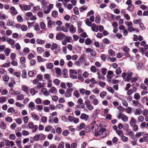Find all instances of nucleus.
I'll list each match as a JSON object with an SVG mask.
<instances>
[{"label":"nucleus","instance_id":"nucleus-3","mask_svg":"<svg viewBox=\"0 0 148 148\" xmlns=\"http://www.w3.org/2000/svg\"><path fill=\"white\" fill-rule=\"evenodd\" d=\"M122 77L125 81L129 82L130 81V73L124 72L122 74Z\"/></svg>","mask_w":148,"mask_h":148},{"label":"nucleus","instance_id":"nucleus-39","mask_svg":"<svg viewBox=\"0 0 148 148\" xmlns=\"http://www.w3.org/2000/svg\"><path fill=\"white\" fill-rule=\"evenodd\" d=\"M21 141L20 139H19L18 140H17L16 142V144L17 146L19 147V148H21Z\"/></svg>","mask_w":148,"mask_h":148},{"label":"nucleus","instance_id":"nucleus-21","mask_svg":"<svg viewBox=\"0 0 148 148\" xmlns=\"http://www.w3.org/2000/svg\"><path fill=\"white\" fill-rule=\"evenodd\" d=\"M131 74L132 73L130 72V80L131 81L132 83H135V82L138 80L137 77H133L131 79V77H132L131 76Z\"/></svg>","mask_w":148,"mask_h":148},{"label":"nucleus","instance_id":"nucleus-63","mask_svg":"<svg viewBox=\"0 0 148 148\" xmlns=\"http://www.w3.org/2000/svg\"><path fill=\"white\" fill-rule=\"evenodd\" d=\"M58 47V45L56 43H53L52 44V46L51 47V49L52 50H53L56 49Z\"/></svg>","mask_w":148,"mask_h":148},{"label":"nucleus","instance_id":"nucleus-25","mask_svg":"<svg viewBox=\"0 0 148 148\" xmlns=\"http://www.w3.org/2000/svg\"><path fill=\"white\" fill-rule=\"evenodd\" d=\"M49 92L56 94L57 92V90L54 87H52L49 90Z\"/></svg>","mask_w":148,"mask_h":148},{"label":"nucleus","instance_id":"nucleus-1","mask_svg":"<svg viewBox=\"0 0 148 148\" xmlns=\"http://www.w3.org/2000/svg\"><path fill=\"white\" fill-rule=\"evenodd\" d=\"M106 129L105 128H102L99 130L101 133L100 134V137L101 138H103L106 137L108 135V131H105Z\"/></svg>","mask_w":148,"mask_h":148},{"label":"nucleus","instance_id":"nucleus-32","mask_svg":"<svg viewBox=\"0 0 148 148\" xmlns=\"http://www.w3.org/2000/svg\"><path fill=\"white\" fill-rule=\"evenodd\" d=\"M92 42V40L89 38H87L86 39L85 43L86 45H90Z\"/></svg>","mask_w":148,"mask_h":148},{"label":"nucleus","instance_id":"nucleus-19","mask_svg":"<svg viewBox=\"0 0 148 148\" xmlns=\"http://www.w3.org/2000/svg\"><path fill=\"white\" fill-rule=\"evenodd\" d=\"M6 41L11 45H13L15 42L14 40L13 39L10 38H8L6 39Z\"/></svg>","mask_w":148,"mask_h":148},{"label":"nucleus","instance_id":"nucleus-38","mask_svg":"<svg viewBox=\"0 0 148 148\" xmlns=\"http://www.w3.org/2000/svg\"><path fill=\"white\" fill-rule=\"evenodd\" d=\"M92 103L94 105H97L99 103V101L98 99L97 98H95L93 99L92 101Z\"/></svg>","mask_w":148,"mask_h":148},{"label":"nucleus","instance_id":"nucleus-34","mask_svg":"<svg viewBox=\"0 0 148 148\" xmlns=\"http://www.w3.org/2000/svg\"><path fill=\"white\" fill-rule=\"evenodd\" d=\"M136 121L135 119L134 118H131L130 121V125L131 126H133V125H136Z\"/></svg>","mask_w":148,"mask_h":148},{"label":"nucleus","instance_id":"nucleus-64","mask_svg":"<svg viewBox=\"0 0 148 148\" xmlns=\"http://www.w3.org/2000/svg\"><path fill=\"white\" fill-rule=\"evenodd\" d=\"M34 148H42L41 145L38 143L34 144Z\"/></svg>","mask_w":148,"mask_h":148},{"label":"nucleus","instance_id":"nucleus-4","mask_svg":"<svg viewBox=\"0 0 148 148\" xmlns=\"http://www.w3.org/2000/svg\"><path fill=\"white\" fill-rule=\"evenodd\" d=\"M79 91L81 94L83 95L85 94L86 95H89L90 94V91L88 90H86L84 88L79 89Z\"/></svg>","mask_w":148,"mask_h":148},{"label":"nucleus","instance_id":"nucleus-54","mask_svg":"<svg viewBox=\"0 0 148 148\" xmlns=\"http://www.w3.org/2000/svg\"><path fill=\"white\" fill-rule=\"evenodd\" d=\"M73 10H74V13L76 15L79 14V12L77 8L76 7H74L73 8Z\"/></svg>","mask_w":148,"mask_h":148},{"label":"nucleus","instance_id":"nucleus-7","mask_svg":"<svg viewBox=\"0 0 148 148\" xmlns=\"http://www.w3.org/2000/svg\"><path fill=\"white\" fill-rule=\"evenodd\" d=\"M91 28L92 30L94 32H97L98 31V26L95 23H93L91 26Z\"/></svg>","mask_w":148,"mask_h":148},{"label":"nucleus","instance_id":"nucleus-28","mask_svg":"<svg viewBox=\"0 0 148 148\" xmlns=\"http://www.w3.org/2000/svg\"><path fill=\"white\" fill-rule=\"evenodd\" d=\"M36 73L35 71H29L28 73L29 76L30 77H33L36 75Z\"/></svg>","mask_w":148,"mask_h":148},{"label":"nucleus","instance_id":"nucleus-55","mask_svg":"<svg viewBox=\"0 0 148 148\" xmlns=\"http://www.w3.org/2000/svg\"><path fill=\"white\" fill-rule=\"evenodd\" d=\"M85 23L86 25L88 26H91L92 24L91 22L89 21L88 18H87L86 19Z\"/></svg>","mask_w":148,"mask_h":148},{"label":"nucleus","instance_id":"nucleus-31","mask_svg":"<svg viewBox=\"0 0 148 148\" xmlns=\"http://www.w3.org/2000/svg\"><path fill=\"white\" fill-rule=\"evenodd\" d=\"M10 50L9 48H6L4 51V52L6 56L9 55L10 53Z\"/></svg>","mask_w":148,"mask_h":148},{"label":"nucleus","instance_id":"nucleus-24","mask_svg":"<svg viewBox=\"0 0 148 148\" xmlns=\"http://www.w3.org/2000/svg\"><path fill=\"white\" fill-rule=\"evenodd\" d=\"M32 119L35 121H38L39 120V117L38 116L35 114H32Z\"/></svg>","mask_w":148,"mask_h":148},{"label":"nucleus","instance_id":"nucleus-14","mask_svg":"<svg viewBox=\"0 0 148 148\" xmlns=\"http://www.w3.org/2000/svg\"><path fill=\"white\" fill-rule=\"evenodd\" d=\"M98 125L95 124H93L92 127V131L94 133L95 132L98 131Z\"/></svg>","mask_w":148,"mask_h":148},{"label":"nucleus","instance_id":"nucleus-27","mask_svg":"<svg viewBox=\"0 0 148 148\" xmlns=\"http://www.w3.org/2000/svg\"><path fill=\"white\" fill-rule=\"evenodd\" d=\"M90 70L93 73H95L97 71L96 67L94 66H92L90 68Z\"/></svg>","mask_w":148,"mask_h":148},{"label":"nucleus","instance_id":"nucleus-43","mask_svg":"<svg viewBox=\"0 0 148 148\" xmlns=\"http://www.w3.org/2000/svg\"><path fill=\"white\" fill-rule=\"evenodd\" d=\"M7 100V98L5 97H2L0 98V103H3L5 102Z\"/></svg>","mask_w":148,"mask_h":148},{"label":"nucleus","instance_id":"nucleus-15","mask_svg":"<svg viewBox=\"0 0 148 148\" xmlns=\"http://www.w3.org/2000/svg\"><path fill=\"white\" fill-rule=\"evenodd\" d=\"M28 108L32 111L34 110L35 108L34 103L32 101L30 102L28 105Z\"/></svg>","mask_w":148,"mask_h":148},{"label":"nucleus","instance_id":"nucleus-51","mask_svg":"<svg viewBox=\"0 0 148 148\" xmlns=\"http://www.w3.org/2000/svg\"><path fill=\"white\" fill-rule=\"evenodd\" d=\"M15 121L17 124L19 125H21L22 122V120L20 118L16 119Z\"/></svg>","mask_w":148,"mask_h":148},{"label":"nucleus","instance_id":"nucleus-12","mask_svg":"<svg viewBox=\"0 0 148 148\" xmlns=\"http://www.w3.org/2000/svg\"><path fill=\"white\" fill-rule=\"evenodd\" d=\"M132 103L135 106L139 107L140 108H143V106L138 101L135 100H133Z\"/></svg>","mask_w":148,"mask_h":148},{"label":"nucleus","instance_id":"nucleus-20","mask_svg":"<svg viewBox=\"0 0 148 148\" xmlns=\"http://www.w3.org/2000/svg\"><path fill=\"white\" fill-rule=\"evenodd\" d=\"M69 30L70 32L72 34L74 33L76 31L75 28L74 26L72 25H70L69 28Z\"/></svg>","mask_w":148,"mask_h":148},{"label":"nucleus","instance_id":"nucleus-30","mask_svg":"<svg viewBox=\"0 0 148 148\" xmlns=\"http://www.w3.org/2000/svg\"><path fill=\"white\" fill-rule=\"evenodd\" d=\"M88 7L86 5H84L79 8V11L81 12H83L84 11L86 10Z\"/></svg>","mask_w":148,"mask_h":148},{"label":"nucleus","instance_id":"nucleus-41","mask_svg":"<svg viewBox=\"0 0 148 148\" xmlns=\"http://www.w3.org/2000/svg\"><path fill=\"white\" fill-rule=\"evenodd\" d=\"M40 26L41 29H44L46 27V25L43 22H42L40 23Z\"/></svg>","mask_w":148,"mask_h":148},{"label":"nucleus","instance_id":"nucleus-46","mask_svg":"<svg viewBox=\"0 0 148 148\" xmlns=\"http://www.w3.org/2000/svg\"><path fill=\"white\" fill-rule=\"evenodd\" d=\"M100 112V110H99L97 109L95 110L93 113V116L94 117H96L97 116V114L99 113Z\"/></svg>","mask_w":148,"mask_h":148},{"label":"nucleus","instance_id":"nucleus-42","mask_svg":"<svg viewBox=\"0 0 148 148\" xmlns=\"http://www.w3.org/2000/svg\"><path fill=\"white\" fill-rule=\"evenodd\" d=\"M42 92L45 95L47 96L48 95L49 93L48 92L47 89L46 88H42Z\"/></svg>","mask_w":148,"mask_h":148},{"label":"nucleus","instance_id":"nucleus-56","mask_svg":"<svg viewBox=\"0 0 148 148\" xmlns=\"http://www.w3.org/2000/svg\"><path fill=\"white\" fill-rule=\"evenodd\" d=\"M116 133L118 135L121 136H122L124 135L122 131L121 130H117L116 131Z\"/></svg>","mask_w":148,"mask_h":148},{"label":"nucleus","instance_id":"nucleus-61","mask_svg":"<svg viewBox=\"0 0 148 148\" xmlns=\"http://www.w3.org/2000/svg\"><path fill=\"white\" fill-rule=\"evenodd\" d=\"M52 127L50 125H48L45 128V131L46 132H49L51 130Z\"/></svg>","mask_w":148,"mask_h":148},{"label":"nucleus","instance_id":"nucleus-16","mask_svg":"<svg viewBox=\"0 0 148 148\" xmlns=\"http://www.w3.org/2000/svg\"><path fill=\"white\" fill-rule=\"evenodd\" d=\"M21 89L22 91L27 93L28 91L29 87L26 85H23L22 86Z\"/></svg>","mask_w":148,"mask_h":148},{"label":"nucleus","instance_id":"nucleus-23","mask_svg":"<svg viewBox=\"0 0 148 148\" xmlns=\"http://www.w3.org/2000/svg\"><path fill=\"white\" fill-rule=\"evenodd\" d=\"M55 72L56 74L59 76H60L62 75L61 70L58 67L55 68Z\"/></svg>","mask_w":148,"mask_h":148},{"label":"nucleus","instance_id":"nucleus-13","mask_svg":"<svg viewBox=\"0 0 148 148\" xmlns=\"http://www.w3.org/2000/svg\"><path fill=\"white\" fill-rule=\"evenodd\" d=\"M56 25L55 22L52 21L51 20H49L47 22V27H52V26Z\"/></svg>","mask_w":148,"mask_h":148},{"label":"nucleus","instance_id":"nucleus-48","mask_svg":"<svg viewBox=\"0 0 148 148\" xmlns=\"http://www.w3.org/2000/svg\"><path fill=\"white\" fill-rule=\"evenodd\" d=\"M107 94V92L105 91H102L100 93V97L103 99L104 98L105 96Z\"/></svg>","mask_w":148,"mask_h":148},{"label":"nucleus","instance_id":"nucleus-53","mask_svg":"<svg viewBox=\"0 0 148 148\" xmlns=\"http://www.w3.org/2000/svg\"><path fill=\"white\" fill-rule=\"evenodd\" d=\"M24 99V96L23 94H20L17 96V99L18 100H23Z\"/></svg>","mask_w":148,"mask_h":148},{"label":"nucleus","instance_id":"nucleus-2","mask_svg":"<svg viewBox=\"0 0 148 148\" xmlns=\"http://www.w3.org/2000/svg\"><path fill=\"white\" fill-rule=\"evenodd\" d=\"M19 6L22 10L23 11H28L31 9V7L29 5L22 4L19 5Z\"/></svg>","mask_w":148,"mask_h":148},{"label":"nucleus","instance_id":"nucleus-9","mask_svg":"<svg viewBox=\"0 0 148 148\" xmlns=\"http://www.w3.org/2000/svg\"><path fill=\"white\" fill-rule=\"evenodd\" d=\"M107 73V75L106 76L109 79V80H111L113 76V73L112 71H108Z\"/></svg>","mask_w":148,"mask_h":148},{"label":"nucleus","instance_id":"nucleus-49","mask_svg":"<svg viewBox=\"0 0 148 148\" xmlns=\"http://www.w3.org/2000/svg\"><path fill=\"white\" fill-rule=\"evenodd\" d=\"M53 64L51 63H48L47 66V68L49 69H51L53 68Z\"/></svg>","mask_w":148,"mask_h":148},{"label":"nucleus","instance_id":"nucleus-52","mask_svg":"<svg viewBox=\"0 0 148 148\" xmlns=\"http://www.w3.org/2000/svg\"><path fill=\"white\" fill-rule=\"evenodd\" d=\"M76 107L77 108L83 109L85 107L84 104H79L76 105Z\"/></svg>","mask_w":148,"mask_h":148},{"label":"nucleus","instance_id":"nucleus-36","mask_svg":"<svg viewBox=\"0 0 148 148\" xmlns=\"http://www.w3.org/2000/svg\"><path fill=\"white\" fill-rule=\"evenodd\" d=\"M64 39L66 41H67L68 42H71V41L72 40V38L71 37V36H65L64 37Z\"/></svg>","mask_w":148,"mask_h":148},{"label":"nucleus","instance_id":"nucleus-26","mask_svg":"<svg viewBox=\"0 0 148 148\" xmlns=\"http://www.w3.org/2000/svg\"><path fill=\"white\" fill-rule=\"evenodd\" d=\"M108 53L109 55L112 57H114L115 56V52L112 49H110L108 51Z\"/></svg>","mask_w":148,"mask_h":148},{"label":"nucleus","instance_id":"nucleus-58","mask_svg":"<svg viewBox=\"0 0 148 148\" xmlns=\"http://www.w3.org/2000/svg\"><path fill=\"white\" fill-rule=\"evenodd\" d=\"M0 127L2 129H4L6 127V125L4 122H1L0 124Z\"/></svg>","mask_w":148,"mask_h":148},{"label":"nucleus","instance_id":"nucleus-8","mask_svg":"<svg viewBox=\"0 0 148 148\" xmlns=\"http://www.w3.org/2000/svg\"><path fill=\"white\" fill-rule=\"evenodd\" d=\"M10 11L11 14L12 15H14L17 14V11L14 7H11L10 8Z\"/></svg>","mask_w":148,"mask_h":148},{"label":"nucleus","instance_id":"nucleus-6","mask_svg":"<svg viewBox=\"0 0 148 148\" xmlns=\"http://www.w3.org/2000/svg\"><path fill=\"white\" fill-rule=\"evenodd\" d=\"M5 146L8 147H9L10 146L12 147L14 145V144L13 141H10L7 140H5Z\"/></svg>","mask_w":148,"mask_h":148},{"label":"nucleus","instance_id":"nucleus-37","mask_svg":"<svg viewBox=\"0 0 148 148\" xmlns=\"http://www.w3.org/2000/svg\"><path fill=\"white\" fill-rule=\"evenodd\" d=\"M141 110L140 108L136 109L134 112L135 115H140L141 114Z\"/></svg>","mask_w":148,"mask_h":148},{"label":"nucleus","instance_id":"nucleus-40","mask_svg":"<svg viewBox=\"0 0 148 148\" xmlns=\"http://www.w3.org/2000/svg\"><path fill=\"white\" fill-rule=\"evenodd\" d=\"M65 96L66 97H69L71 96V93L70 91L66 90V92L64 93Z\"/></svg>","mask_w":148,"mask_h":148},{"label":"nucleus","instance_id":"nucleus-47","mask_svg":"<svg viewBox=\"0 0 148 148\" xmlns=\"http://www.w3.org/2000/svg\"><path fill=\"white\" fill-rule=\"evenodd\" d=\"M107 89L109 92H110L112 94L114 93V90L110 86L108 87H107Z\"/></svg>","mask_w":148,"mask_h":148},{"label":"nucleus","instance_id":"nucleus-22","mask_svg":"<svg viewBox=\"0 0 148 148\" xmlns=\"http://www.w3.org/2000/svg\"><path fill=\"white\" fill-rule=\"evenodd\" d=\"M119 116L120 117H121L122 120L124 121H126L128 119V117L125 115H124L121 114H119Z\"/></svg>","mask_w":148,"mask_h":148},{"label":"nucleus","instance_id":"nucleus-57","mask_svg":"<svg viewBox=\"0 0 148 148\" xmlns=\"http://www.w3.org/2000/svg\"><path fill=\"white\" fill-rule=\"evenodd\" d=\"M64 142L63 141H61L59 143L58 146V148H64Z\"/></svg>","mask_w":148,"mask_h":148},{"label":"nucleus","instance_id":"nucleus-44","mask_svg":"<svg viewBox=\"0 0 148 148\" xmlns=\"http://www.w3.org/2000/svg\"><path fill=\"white\" fill-rule=\"evenodd\" d=\"M37 59L38 62H40L44 61L45 59L42 58L41 56H37Z\"/></svg>","mask_w":148,"mask_h":148},{"label":"nucleus","instance_id":"nucleus-62","mask_svg":"<svg viewBox=\"0 0 148 148\" xmlns=\"http://www.w3.org/2000/svg\"><path fill=\"white\" fill-rule=\"evenodd\" d=\"M134 98L136 100L139 99L140 98V96L139 94L137 93H136L134 95Z\"/></svg>","mask_w":148,"mask_h":148},{"label":"nucleus","instance_id":"nucleus-29","mask_svg":"<svg viewBox=\"0 0 148 148\" xmlns=\"http://www.w3.org/2000/svg\"><path fill=\"white\" fill-rule=\"evenodd\" d=\"M25 16L26 19L27 20H28L29 18L31 17L33 15L32 13L31 12H29L26 13Z\"/></svg>","mask_w":148,"mask_h":148},{"label":"nucleus","instance_id":"nucleus-11","mask_svg":"<svg viewBox=\"0 0 148 148\" xmlns=\"http://www.w3.org/2000/svg\"><path fill=\"white\" fill-rule=\"evenodd\" d=\"M136 65L137 69L139 70H141L142 69L143 64L142 63L138 60L136 61Z\"/></svg>","mask_w":148,"mask_h":148},{"label":"nucleus","instance_id":"nucleus-35","mask_svg":"<svg viewBox=\"0 0 148 148\" xmlns=\"http://www.w3.org/2000/svg\"><path fill=\"white\" fill-rule=\"evenodd\" d=\"M27 73L26 70L24 69L23 71L22 74V77L23 78H26L27 77Z\"/></svg>","mask_w":148,"mask_h":148},{"label":"nucleus","instance_id":"nucleus-59","mask_svg":"<svg viewBox=\"0 0 148 148\" xmlns=\"http://www.w3.org/2000/svg\"><path fill=\"white\" fill-rule=\"evenodd\" d=\"M51 77L50 75L48 74H46L45 75L44 78L47 80H50Z\"/></svg>","mask_w":148,"mask_h":148},{"label":"nucleus","instance_id":"nucleus-18","mask_svg":"<svg viewBox=\"0 0 148 148\" xmlns=\"http://www.w3.org/2000/svg\"><path fill=\"white\" fill-rule=\"evenodd\" d=\"M114 96L121 100H123L124 98L123 95L119 94L117 93L114 94Z\"/></svg>","mask_w":148,"mask_h":148},{"label":"nucleus","instance_id":"nucleus-60","mask_svg":"<svg viewBox=\"0 0 148 148\" xmlns=\"http://www.w3.org/2000/svg\"><path fill=\"white\" fill-rule=\"evenodd\" d=\"M73 95L77 98H78L79 97L80 95L77 90L74 91L73 92Z\"/></svg>","mask_w":148,"mask_h":148},{"label":"nucleus","instance_id":"nucleus-33","mask_svg":"<svg viewBox=\"0 0 148 148\" xmlns=\"http://www.w3.org/2000/svg\"><path fill=\"white\" fill-rule=\"evenodd\" d=\"M14 22L12 21L8 20L7 22V24L8 26L13 27Z\"/></svg>","mask_w":148,"mask_h":148},{"label":"nucleus","instance_id":"nucleus-45","mask_svg":"<svg viewBox=\"0 0 148 148\" xmlns=\"http://www.w3.org/2000/svg\"><path fill=\"white\" fill-rule=\"evenodd\" d=\"M37 52L39 53H41L43 51H44V49L43 48L41 47H38L37 48Z\"/></svg>","mask_w":148,"mask_h":148},{"label":"nucleus","instance_id":"nucleus-50","mask_svg":"<svg viewBox=\"0 0 148 148\" xmlns=\"http://www.w3.org/2000/svg\"><path fill=\"white\" fill-rule=\"evenodd\" d=\"M20 61L22 64H23L25 62V58L24 57H21L20 58Z\"/></svg>","mask_w":148,"mask_h":148},{"label":"nucleus","instance_id":"nucleus-5","mask_svg":"<svg viewBox=\"0 0 148 148\" xmlns=\"http://www.w3.org/2000/svg\"><path fill=\"white\" fill-rule=\"evenodd\" d=\"M65 35L61 32H59L56 35V38L57 40H62L65 37Z\"/></svg>","mask_w":148,"mask_h":148},{"label":"nucleus","instance_id":"nucleus-17","mask_svg":"<svg viewBox=\"0 0 148 148\" xmlns=\"http://www.w3.org/2000/svg\"><path fill=\"white\" fill-rule=\"evenodd\" d=\"M132 85H135V86H134L133 87L132 89H130V95L133 92L136 91L137 90V88H136V87L137 86V84L136 83H135V84L134 83H133Z\"/></svg>","mask_w":148,"mask_h":148},{"label":"nucleus","instance_id":"nucleus-10","mask_svg":"<svg viewBox=\"0 0 148 148\" xmlns=\"http://www.w3.org/2000/svg\"><path fill=\"white\" fill-rule=\"evenodd\" d=\"M80 118L82 119H83L85 121H87L89 118V116L85 113H82L80 116Z\"/></svg>","mask_w":148,"mask_h":148}]
</instances>
